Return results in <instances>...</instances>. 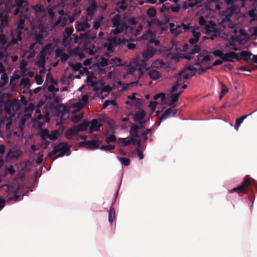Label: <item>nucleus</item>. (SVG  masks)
I'll use <instances>...</instances> for the list:
<instances>
[{"instance_id": "6e6552de", "label": "nucleus", "mask_w": 257, "mask_h": 257, "mask_svg": "<svg viewBox=\"0 0 257 257\" xmlns=\"http://www.w3.org/2000/svg\"><path fill=\"white\" fill-rule=\"evenodd\" d=\"M16 6L18 7L15 11V15H17L19 13L28 12L29 10L27 0H16Z\"/></svg>"}, {"instance_id": "603ef678", "label": "nucleus", "mask_w": 257, "mask_h": 257, "mask_svg": "<svg viewBox=\"0 0 257 257\" xmlns=\"http://www.w3.org/2000/svg\"><path fill=\"white\" fill-rule=\"evenodd\" d=\"M141 146V140H139V141L138 142V146L137 147L136 150H137L138 154V157L140 160H142L144 158V155L142 152H140L139 151V148Z\"/></svg>"}, {"instance_id": "79ce46f5", "label": "nucleus", "mask_w": 257, "mask_h": 257, "mask_svg": "<svg viewBox=\"0 0 257 257\" xmlns=\"http://www.w3.org/2000/svg\"><path fill=\"white\" fill-rule=\"evenodd\" d=\"M152 131V128H147L142 133L141 136L143 137L144 141L146 142L148 140L147 135L148 134L151 135Z\"/></svg>"}, {"instance_id": "f8f14e48", "label": "nucleus", "mask_w": 257, "mask_h": 257, "mask_svg": "<svg viewBox=\"0 0 257 257\" xmlns=\"http://www.w3.org/2000/svg\"><path fill=\"white\" fill-rule=\"evenodd\" d=\"M74 31V29L72 27H67L65 29V34L64 36V41H66L70 37L74 36V43H77L78 42V39H80V35L76 36L74 34H72Z\"/></svg>"}, {"instance_id": "4d7b16f0", "label": "nucleus", "mask_w": 257, "mask_h": 257, "mask_svg": "<svg viewBox=\"0 0 257 257\" xmlns=\"http://www.w3.org/2000/svg\"><path fill=\"white\" fill-rule=\"evenodd\" d=\"M199 24L201 27H205L206 25L207 24L206 21L203 16H200L199 19Z\"/></svg>"}, {"instance_id": "bb28decb", "label": "nucleus", "mask_w": 257, "mask_h": 257, "mask_svg": "<svg viewBox=\"0 0 257 257\" xmlns=\"http://www.w3.org/2000/svg\"><path fill=\"white\" fill-rule=\"evenodd\" d=\"M86 73L87 74V82L88 84L92 86H95L97 83L93 80V78L94 77L93 73L88 71H87Z\"/></svg>"}, {"instance_id": "9b49d317", "label": "nucleus", "mask_w": 257, "mask_h": 257, "mask_svg": "<svg viewBox=\"0 0 257 257\" xmlns=\"http://www.w3.org/2000/svg\"><path fill=\"white\" fill-rule=\"evenodd\" d=\"M178 109L175 108V105H173L167 109L159 118V124L163 120L167 119L170 116H174L177 113Z\"/></svg>"}, {"instance_id": "c756f323", "label": "nucleus", "mask_w": 257, "mask_h": 257, "mask_svg": "<svg viewBox=\"0 0 257 257\" xmlns=\"http://www.w3.org/2000/svg\"><path fill=\"white\" fill-rule=\"evenodd\" d=\"M252 55V53L250 52L247 51H242L240 53V59L242 58L243 60L249 62L250 59V57Z\"/></svg>"}, {"instance_id": "39448f33", "label": "nucleus", "mask_w": 257, "mask_h": 257, "mask_svg": "<svg viewBox=\"0 0 257 257\" xmlns=\"http://www.w3.org/2000/svg\"><path fill=\"white\" fill-rule=\"evenodd\" d=\"M71 108L75 109L71 111L73 114L76 112H79L80 111V99L76 103L71 105L69 108L63 104H58L56 106V110L58 112V115L61 116H63L66 113H69Z\"/></svg>"}, {"instance_id": "423d86ee", "label": "nucleus", "mask_w": 257, "mask_h": 257, "mask_svg": "<svg viewBox=\"0 0 257 257\" xmlns=\"http://www.w3.org/2000/svg\"><path fill=\"white\" fill-rule=\"evenodd\" d=\"M156 52V50L154 47L148 45L147 49L143 52V60L141 61V67L146 68L147 61L152 58Z\"/></svg>"}, {"instance_id": "09e8293b", "label": "nucleus", "mask_w": 257, "mask_h": 257, "mask_svg": "<svg viewBox=\"0 0 257 257\" xmlns=\"http://www.w3.org/2000/svg\"><path fill=\"white\" fill-rule=\"evenodd\" d=\"M26 18V17H21L19 22L17 24V28H18V29H24V25L25 22V19Z\"/></svg>"}, {"instance_id": "e2e57ef3", "label": "nucleus", "mask_w": 257, "mask_h": 257, "mask_svg": "<svg viewBox=\"0 0 257 257\" xmlns=\"http://www.w3.org/2000/svg\"><path fill=\"white\" fill-rule=\"evenodd\" d=\"M190 30H191V31L192 32V34H193L194 38L198 40L200 36V32H196L194 28L192 27H191V28L190 29Z\"/></svg>"}, {"instance_id": "7c9ffc66", "label": "nucleus", "mask_w": 257, "mask_h": 257, "mask_svg": "<svg viewBox=\"0 0 257 257\" xmlns=\"http://www.w3.org/2000/svg\"><path fill=\"white\" fill-rule=\"evenodd\" d=\"M115 220V211L114 207L111 206L108 212V221L110 224H112Z\"/></svg>"}, {"instance_id": "052dcab7", "label": "nucleus", "mask_w": 257, "mask_h": 257, "mask_svg": "<svg viewBox=\"0 0 257 257\" xmlns=\"http://www.w3.org/2000/svg\"><path fill=\"white\" fill-rule=\"evenodd\" d=\"M151 23L153 24H156L158 26L161 27L163 25V23L158 18H154L151 20Z\"/></svg>"}, {"instance_id": "473e14b6", "label": "nucleus", "mask_w": 257, "mask_h": 257, "mask_svg": "<svg viewBox=\"0 0 257 257\" xmlns=\"http://www.w3.org/2000/svg\"><path fill=\"white\" fill-rule=\"evenodd\" d=\"M149 76L153 80H157L160 77L159 72L156 70H152L148 72Z\"/></svg>"}, {"instance_id": "5701e85b", "label": "nucleus", "mask_w": 257, "mask_h": 257, "mask_svg": "<svg viewBox=\"0 0 257 257\" xmlns=\"http://www.w3.org/2000/svg\"><path fill=\"white\" fill-rule=\"evenodd\" d=\"M215 24L212 21H209L208 23L204 27L206 34H209L215 31Z\"/></svg>"}, {"instance_id": "20e7f679", "label": "nucleus", "mask_w": 257, "mask_h": 257, "mask_svg": "<svg viewBox=\"0 0 257 257\" xmlns=\"http://www.w3.org/2000/svg\"><path fill=\"white\" fill-rule=\"evenodd\" d=\"M111 21L112 27L115 28L114 29L111 31V33L114 35L121 33L124 29L127 28L126 24L124 22H121V17L119 14H116L113 17L111 18Z\"/></svg>"}, {"instance_id": "c9c22d12", "label": "nucleus", "mask_w": 257, "mask_h": 257, "mask_svg": "<svg viewBox=\"0 0 257 257\" xmlns=\"http://www.w3.org/2000/svg\"><path fill=\"white\" fill-rule=\"evenodd\" d=\"M40 136L42 141H46V139H49V132L48 129H42L40 131Z\"/></svg>"}, {"instance_id": "1a4fd4ad", "label": "nucleus", "mask_w": 257, "mask_h": 257, "mask_svg": "<svg viewBox=\"0 0 257 257\" xmlns=\"http://www.w3.org/2000/svg\"><path fill=\"white\" fill-rule=\"evenodd\" d=\"M102 142V140H99L98 139L83 141L81 142V147H84L87 149L95 150L99 148V145Z\"/></svg>"}, {"instance_id": "de8ad7c7", "label": "nucleus", "mask_w": 257, "mask_h": 257, "mask_svg": "<svg viewBox=\"0 0 257 257\" xmlns=\"http://www.w3.org/2000/svg\"><path fill=\"white\" fill-rule=\"evenodd\" d=\"M35 40H36V44L39 43L40 45H42L44 37L41 34H36L35 37Z\"/></svg>"}, {"instance_id": "aec40b11", "label": "nucleus", "mask_w": 257, "mask_h": 257, "mask_svg": "<svg viewBox=\"0 0 257 257\" xmlns=\"http://www.w3.org/2000/svg\"><path fill=\"white\" fill-rule=\"evenodd\" d=\"M203 55L201 54H199L197 56V58L195 60V65L197 66H200L201 64L205 62H208L210 60V56L209 55H206L202 59H200L201 57H202Z\"/></svg>"}, {"instance_id": "774afa93", "label": "nucleus", "mask_w": 257, "mask_h": 257, "mask_svg": "<svg viewBox=\"0 0 257 257\" xmlns=\"http://www.w3.org/2000/svg\"><path fill=\"white\" fill-rule=\"evenodd\" d=\"M170 10V7H168L166 6L165 5H163L160 10V11L161 13H163L169 11Z\"/></svg>"}, {"instance_id": "ea45409f", "label": "nucleus", "mask_w": 257, "mask_h": 257, "mask_svg": "<svg viewBox=\"0 0 257 257\" xmlns=\"http://www.w3.org/2000/svg\"><path fill=\"white\" fill-rule=\"evenodd\" d=\"M114 148L115 146L114 145L108 144L106 145H102L100 147V149L102 151H110L114 149Z\"/></svg>"}, {"instance_id": "864d4df0", "label": "nucleus", "mask_w": 257, "mask_h": 257, "mask_svg": "<svg viewBox=\"0 0 257 257\" xmlns=\"http://www.w3.org/2000/svg\"><path fill=\"white\" fill-rule=\"evenodd\" d=\"M104 47L106 48L107 51L108 52H113L114 51V46L110 44V43H105L104 44Z\"/></svg>"}, {"instance_id": "f704fd0d", "label": "nucleus", "mask_w": 257, "mask_h": 257, "mask_svg": "<svg viewBox=\"0 0 257 257\" xmlns=\"http://www.w3.org/2000/svg\"><path fill=\"white\" fill-rule=\"evenodd\" d=\"M22 30L23 29H18V28H17L15 32L12 33V35L13 37L18 38L19 41H21L22 40Z\"/></svg>"}, {"instance_id": "4c0bfd02", "label": "nucleus", "mask_w": 257, "mask_h": 257, "mask_svg": "<svg viewBox=\"0 0 257 257\" xmlns=\"http://www.w3.org/2000/svg\"><path fill=\"white\" fill-rule=\"evenodd\" d=\"M248 115H244L237 119H236L235 124L234 127L236 130H238L239 126L241 124V123L243 122V120L246 118Z\"/></svg>"}, {"instance_id": "dca6fc26", "label": "nucleus", "mask_w": 257, "mask_h": 257, "mask_svg": "<svg viewBox=\"0 0 257 257\" xmlns=\"http://www.w3.org/2000/svg\"><path fill=\"white\" fill-rule=\"evenodd\" d=\"M100 120L97 119H93L90 122V131L93 132L94 131H98L100 127L102 126V124L100 122Z\"/></svg>"}, {"instance_id": "8fccbe9b", "label": "nucleus", "mask_w": 257, "mask_h": 257, "mask_svg": "<svg viewBox=\"0 0 257 257\" xmlns=\"http://www.w3.org/2000/svg\"><path fill=\"white\" fill-rule=\"evenodd\" d=\"M159 98H161V101L162 102H164L165 100H166V96L165 94L164 93H160L156 94L154 96V100H157Z\"/></svg>"}, {"instance_id": "58836bf2", "label": "nucleus", "mask_w": 257, "mask_h": 257, "mask_svg": "<svg viewBox=\"0 0 257 257\" xmlns=\"http://www.w3.org/2000/svg\"><path fill=\"white\" fill-rule=\"evenodd\" d=\"M117 159L121 162L122 165L126 167L130 165V160L127 158L117 157Z\"/></svg>"}, {"instance_id": "37998d69", "label": "nucleus", "mask_w": 257, "mask_h": 257, "mask_svg": "<svg viewBox=\"0 0 257 257\" xmlns=\"http://www.w3.org/2000/svg\"><path fill=\"white\" fill-rule=\"evenodd\" d=\"M105 142L107 144H109L111 142L115 143L116 142V138L115 135L111 134L106 138Z\"/></svg>"}, {"instance_id": "a878e982", "label": "nucleus", "mask_w": 257, "mask_h": 257, "mask_svg": "<svg viewBox=\"0 0 257 257\" xmlns=\"http://www.w3.org/2000/svg\"><path fill=\"white\" fill-rule=\"evenodd\" d=\"M238 1H239L241 3V5L242 7H244V0H224L225 3L227 5H232L231 7V9L232 12H234L236 10L235 6L233 5V4L234 3L237 2Z\"/></svg>"}, {"instance_id": "0eeeda50", "label": "nucleus", "mask_w": 257, "mask_h": 257, "mask_svg": "<svg viewBox=\"0 0 257 257\" xmlns=\"http://www.w3.org/2000/svg\"><path fill=\"white\" fill-rule=\"evenodd\" d=\"M191 28V27L189 25L182 23L181 25L176 26L174 29L170 30V32L175 37H177L182 33L190 31Z\"/></svg>"}, {"instance_id": "72a5a7b5", "label": "nucleus", "mask_w": 257, "mask_h": 257, "mask_svg": "<svg viewBox=\"0 0 257 257\" xmlns=\"http://www.w3.org/2000/svg\"><path fill=\"white\" fill-rule=\"evenodd\" d=\"M9 78L6 73H3L1 76V81H0V88L4 87L8 82Z\"/></svg>"}, {"instance_id": "0e129e2a", "label": "nucleus", "mask_w": 257, "mask_h": 257, "mask_svg": "<svg viewBox=\"0 0 257 257\" xmlns=\"http://www.w3.org/2000/svg\"><path fill=\"white\" fill-rule=\"evenodd\" d=\"M99 65L102 67L106 66L108 65V61L107 59L101 57L100 59Z\"/></svg>"}, {"instance_id": "6ab92c4d", "label": "nucleus", "mask_w": 257, "mask_h": 257, "mask_svg": "<svg viewBox=\"0 0 257 257\" xmlns=\"http://www.w3.org/2000/svg\"><path fill=\"white\" fill-rule=\"evenodd\" d=\"M108 42L112 45L114 47H116L119 44L124 43L125 41V39H121L117 37L108 38L107 39Z\"/></svg>"}, {"instance_id": "412c9836", "label": "nucleus", "mask_w": 257, "mask_h": 257, "mask_svg": "<svg viewBox=\"0 0 257 257\" xmlns=\"http://www.w3.org/2000/svg\"><path fill=\"white\" fill-rule=\"evenodd\" d=\"M146 115V112L143 110H140L136 112L133 116V119L135 121H140L145 120L144 119Z\"/></svg>"}, {"instance_id": "7ed1b4c3", "label": "nucleus", "mask_w": 257, "mask_h": 257, "mask_svg": "<svg viewBox=\"0 0 257 257\" xmlns=\"http://www.w3.org/2000/svg\"><path fill=\"white\" fill-rule=\"evenodd\" d=\"M198 41V40L195 38H192L189 39V43L193 45L191 47H189L187 44H185L184 46V50L185 52L184 56V58L190 60L192 58V55L198 53L200 51V46L198 45H195V44Z\"/></svg>"}, {"instance_id": "a18cd8bd", "label": "nucleus", "mask_w": 257, "mask_h": 257, "mask_svg": "<svg viewBox=\"0 0 257 257\" xmlns=\"http://www.w3.org/2000/svg\"><path fill=\"white\" fill-rule=\"evenodd\" d=\"M69 65L72 67L74 71L76 72L79 71V73L80 74V62H78L76 64L69 63Z\"/></svg>"}, {"instance_id": "2eb2a0df", "label": "nucleus", "mask_w": 257, "mask_h": 257, "mask_svg": "<svg viewBox=\"0 0 257 257\" xmlns=\"http://www.w3.org/2000/svg\"><path fill=\"white\" fill-rule=\"evenodd\" d=\"M139 130L137 125L133 124L131 126L130 131V135L131 136V138H133L134 140L137 141V142H138L139 140H140V136L138 134Z\"/></svg>"}, {"instance_id": "c03bdc74", "label": "nucleus", "mask_w": 257, "mask_h": 257, "mask_svg": "<svg viewBox=\"0 0 257 257\" xmlns=\"http://www.w3.org/2000/svg\"><path fill=\"white\" fill-rule=\"evenodd\" d=\"M156 9L152 7L150 8H149L147 12V14L148 16L150 17H154L156 15Z\"/></svg>"}, {"instance_id": "5fc2aeb1", "label": "nucleus", "mask_w": 257, "mask_h": 257, "mask_svg": "<svg viewBox=\"0 0 257 257\" xmlns=\"http://www.w3.org/2000/svg\"><path fill=\"white\" fill-rule=\"evenodd\" d=\"M186 70H189L193 72V71H197L198 69L190 65H186L181 71H184V73H186Z\"/></svg>"}, {"instance_id": "6e6d98bb", "label": "nucleus", "mask_w": 257, "mask_h": 257, "mask_svg": "<svg viewBox=\"0 0 257 257\" xmlns=\"http://www.w3.org/2000/svg\"><path fill=\"white\" fill-rule=\"evenodd\" d=\"M90 126V122L83 120L81 122V131L86 130V128Z\"/></svg>"}, {"instance_id": "338daca9", "label": "nucleus", "mask_w": 257, "mask_h": 257, "mask_svg": "<svg viewBox=\"0 0 257 257\" xmlns=\"http://www.w3.org/2000/svg\"><path fill=\"white\" fill-rule=\"evenodd\" d=\"M127 22L131 25H136L137 24V21L135 18L131 17L127 19Z\"/></svg>"}, {"instance_id": "a19ab883", "label": "nucleus", "mask_w": 257, "mask_h": 257, "mask_svg": "<svg viewBox=\"0 0 257 257\" xmlns=\"http://www.w3.org/2000/svg\"><path fill=\"white\" fill-rule=\"evenodd\" d=\"M59 137V132L58 131L55 130L51 132V134H49V139L52 141H55Z\"/></svg>"}, {"instance_id": "393cba45", "label": "nucleus", "mask_w": 257, "mask_h": 257, "mask_svg": "<svg viewBox=\"0 0 257 257\" xmlns=\"http://www.w3.org/2000/svg\"><path fill=\"white\" fill-rule=\"evenodd\" d=\"M52 52V45L51 44H46L42 50L39 53L40 54L46 56V55H50Z\"/></svg>"}, {"instance_id": "b1692460", "label": "nucleus", "mask_w": 257, "mask_h": 257, "mask_svg": "<svg viewBox=\"0 0 257 257\" xmlns=\"http://www.w3.org/2000/svg\"><path fill=\"white\" fill-rule=\"evenodd\" d=\"M119 140L121 141L120 143L124 147L127 146L131 144L135 145L136 144H138L137 141L134 140L133 138H130L127 140L125 138H120Z\"/></svg>"}, {"instance_id": "2f4dec72", "label": "nucleus", "mask_w": 257, "mask_h": 257, "mask_svg": "<svg viewBox=\"0 0 257 257\" xmlns=\"http://www.w3.org/2000/svg\"><path fill=\"white\" fill-rule=\"evenodd\" d=\"M38 57V60L36 63L37 65L40 68H44L46 62L45 57L39 54Z\"/></svg>"}, {"instance_id": "69168bd1", "label": "nucleus", "mask_w": 257, "mask_h": 257, "mask_svg": "<svg viewBox=\"0 0 257 257\" xmlns=\"http://www.w3.org/2000/svg\"><path fill=\"white\" fill-rule=\"evenodd\" d=\"M223 52L220 50H216L212 52V54L216 57H219L221 59L223 55Z\"/></svg>"}, {"instance_id": "9d476101", "label": "nucleus", "mask_w": 257, "mask_h": 257, "mask_svg": "<svg viewBox=\"0 0 257 257\" xmlns=\"http://www.w3.org/2000/svg\"><path fill=\"white\" fill-rule=\"evenodd\" d=\"M80 132V123L68 129L65 133V137L68 139H71L78 136Z\"/></svg>"}, {"instance_id": "ddd939ff", "label": "nucleus", "mask_w": 257, "mask_h": 257, "mask_svg": "<svg viewBox=\"0 0 257 257\" xmlns=\"http://www.w3.org/2000/svg\"><path fill=\"white\" fill-rule=\"evenodd\" d=\"M175 78L176 79V83L181 85L185 83L186 80L190 78V76L188 73H184V71H181L175 75Z\"/></svg>"}, {"instance_id": "a211bd4d", "label": "nucleus", "mask_w": 257, "mask_h": 257, "mask_svg": "<svg viewBox=\"0 0 257 257\" xmlns=\"http://www.w3.org/2000/svg\"><path fill=\"white\" fill-rule=\"evenodd\" d=\"M17 101L16 100H8L7 101L5 105V110L6 113L11 114L12 113V109H14L16 104Z\"/></svg>"}, {"instance_id": "bf43d9fd", "label": "nucleus", "mask_w": 257, "mask_h": 257, "mask_svg": "<svg viewBox=\"0 0 257 257\" xmlns=\"http://www.w3.org/2000/svg\"><path fill=\"white\" fill-rule=\"evenodd\" d=\"M21 84L25 86L30 85V79L28 78H23L21 80Z\"/></svg>"}, {"instance_id": "e433bc0d", "label": "nucleus", "mask_w": 257, "mask_h": 257, "mask_svg": "<svg viewBox=\"0 0 257 257\" xmlns=\"http://www.w3.org/2000/svg\"><path fill=\"white\" fill-rule=\"evenodd\" d=\"M179 97V94L176 93L172 94L171 96V102L169 103L168 105L170 106L174 105V104L178 100Z\"/></svg>"}, {"instance_id": "4468645a", "label": "nucleus", "mask_w": 257, "mask_h": 257, "mask_svg": "<svg viewBox=\"0 0 257 257\" xmlns=\"http://www.w3.org/2000/svg\"><path fill=\"white\" fill-rule=\"evenodd\" d=\"M230 58L235 59L237 61H239L240 60V58L239 57L238 54L234 52H230L228 53L225 54L223 53L222 56L221 57L222 61L224 62H233V61Z\"/></svg>"}, {"instance_id": "f3484780", "label": "nucleus", "mask_w": 257, "mask_h": 257, "mask_svg": "<svg viewBox=\"0 0 257 257\" xmlns=\"http://www.w3.org/2000/svg\"><path fill=\"white\" fill-rule=\"evenodd\" d=\"M9 24L8 15L5 13H0V26L3 29Z\"/></svg>"}, {"instance_id": "3c124183", "label": "nucleus", "mask_w": 257, "mask_h": 257, "mask_svg": "<svg viewBox=\"0 0 257 257\" xmlns=\"http://www.w3.org/2000/svg\"><path fill=\"white\" fill-rule=\"evenodd\" d=\"M248 15L250 17L252 18V20H257V13H255V10L252 9L248 12Z\"/></svg>"}, {"instance_id": "13d9d810", "label": "nucleus", "mask_w": 257, "mask_h": 257, "mask_svg": "<svg viewBox=\"0 0 257 257\" xmlns=\"http://www.w3.org/2000/svg\"><path fill=\"white\" fill-rule=\"evenodd\" d=\"M88 97L87 95H84L81 96V108H82L86 103H87Z\"/></svg>"}, {"instance_id": "49530a36", "label": "nucleus", "mask_w": 257, "mask_h": 257, "mask_svg": "<svg viewBox=\"0 0 257 257\" xmlns=\"http://www.w3.org/2000/svg\"><path fill=\"white\" fill-rule=\"evenodd\" d=\"M74 36L70 37L66 41H64L63 36L62 39V43L65 46H70L72 43H74Z\"/></svg>"}, {"instance_id": "c85d7f7f", "label": "nucleus", "mask_w": 257, "mask_h": 257, "mask_svg": "<svg viewBox=\"0 0 257 257\" xmlns=\"http://www.w3.org/2000/svg\"><path fill=\"white\" fill-rule=\"evenodd\" d=\"M68 19L67 16L60 17L55 23V26H59L64 27L67 23Z\"/></svg>"}, {"instance_id": "4be33fe9", "label": "nucleus", "mask_w": 257, "mask_h": 257, "mask_svg": "<svg viewBox=\"0 0 257 257\" xmlns=\"http://www.w3.org/2000/svg\"><path fill=\"white\" fill-rule=\"evenodd\" d=\"M55 56L57 58L60 57L62 62H66L69 58V55L66 53H64L63 51L59 48L56 49Z\"/></svg>"}, {"instance_id": "680f3d73", "label": "nucleus", "mask_w": 257, "mask_h": 257, "mask_svg": "<svg viewBox=\"0 0 257 257\" xmlns=\"http://www.w3.org/2000/svg\"><path fill=\"white\" fill-rule=\"evenodd\" d=\"M71 120L74 123L79 122L80 121V115H73L71 116Z\"/></svg>"}, {"instance_id": "f03ea898", "label": "nucleus", "mask_w": 257, "mask_h": 257, "mask_svg": "<svg viewBox=\"0 0 257 257\" xmlns=\"http://www.w3.org/2000/svg\"><path fill=\"white\" fill-rule=\"evenodd\" d=\"M69 150L70 147L66 143H60L54 147L53 151L49 152L48 155L53 158V160H55L58 157H63L65 154L69 155V153L67 154V153Z\"/></svg>"}, {"instance_id": "cd10ccee", "label": "nucleus", "mask_w": 257, "mask_h": 257, "mask_svg": "<svg viewBox=\"0 0 257 257\" xmlns=\"http://www.w3.org/2000/svg\"><path fill=\"white\" fill-rule=\"evenodd\" d=\"M97 8L96 3L93 1L90 6L86 9V12L88 16H93Z\"/></svg>"}, {"instance_id": "f257e3e1", "label": "nucleus", "mask_w": 257, "mask_h": 257, "mask_svg": "<svg viewBox=\"0 0 257 257\" xmlns=\"http://www.w3.org/2000/svg\"><path fill=\"white\" fill-rule=\"evenodd\" d=\"M252 186H255V181L249 176L246 175L242 182L238 186L232 189L230 192L245 194L248 191H252Z\"/></svg>"}]
</instances>
